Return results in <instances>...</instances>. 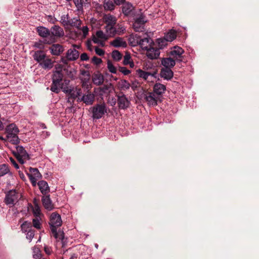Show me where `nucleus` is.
<instances>
[{
    "mask_svg": "<svg viewBox=\"0 0 259 259\" xmlns=\"http://www.w3.org/2000/svg\"><path fill=\"white\" fill-rule=\"evenodd\" d=\"M44 251L46 253V254L50 255L52 252V249L51 247H49L48 246H45L44 247Z\"/></svg>",
    "mask_w": 259,
    "mask_h": 259,
    "instance_id": "60",
    "label": "nucleus"
},
{
    "mask_svg": "<svg viewBox=\"0 0 259 259\" xmlns=\"http://www.w3.org/2000/svg\"><path fill=\"white\" fill-rule=\"evenodd\" d=\"M145 99L149 106H154L157 105V102L159 100V97L154 93L149 92L146 94Z\"/></svg>",
    "mask_w": 259,
    "mask_h": 259,
    "instance_id": "15",
    "label": "nucleus"
},
{
    "mask_svg": "<svg viewBox=\"0 0 259 259\" xmlns=\"http://www.w3.org/2000/svg\"><path fill=\"white\" fill-rule=\"evenodd\" d=\"M118 87L121 90H127L131 87L130 83L126 80L122 79L118 82Z\"/></svg>",
    "mask_w": 259,
    "mask_h": 259,
    "instance_id": "37",
    "label": "nucleus"
},
{
    "mask_svg": "<svg viewBox=\"0 0 259 259\" xmlns=\"http://www.w3.org/2000/svg\"><path fill=\"white\" fill-rule=\"evenodd\" d=\"M63 74L61 69L54 72L52 76V83L51 91L55 93H58L62 87Z\"/></svg>",
    "mask_w": 259,
    "mask_h": 259,
    "instance_id": "4",
    "label": "nucleus"
},
{
    "mask_svg": "<svg viewBox=\"0 0 259 259\" xmlns=\"http://www.w3.org/2000/svg\"><path fill=\"white\" fill-rule=\"evenodd\" d=\"M33 257L34 258L41 259L42 257L41 251L40 248L35 246L32 248Z\"/></svg>",
    "mask_w": 259,
    "mask_h": 259,
    "instance_id": "38",
    "label": "nucleus"
},
{
    "mask_svg": "<svg viewBox=\"0 0 259 259\" xmlns=\"http://www.w3.org/2000/svg\"><path fill=\"white\" fill-rule=\"evenodd\" d=\"M125 1V0H114V2L117 5H120L123 4Z\"/></svg>",
    "mask_w": 259,
    "mask_h": 259,
    "instance_id": "63",
    "label": "nucleus"
},
{
    "mask_svg": "<svg viewBox=\"0 0 259 259\" xmlns=\"http://www.w3.org/2000/svg\"><path fill=\"white\" fill-rule=\"evenodd\" d=\"M111 88L112 84L111 83L104 84L102 87L96 88L95 92L100 96H103L104 95L109 94Z\"/></svg>",
    "mask_w": 259,
    "mask_h": 259,
    "instance_id": "17",
    "label": "nucleus"
},
{
    "mask_svg": "<svg viewBox=\"0 0 259 259\" xmlns=\"http://www.w3.org/2000/svg\"><path fill=\"white\" fill-rule=\"evenodd\" d=\"M177 36L176 32L175 30H171L164 35V38L167 41L171 42L174 40Z\"/></svg>",
    "mask_w": 259,
    "mask_h": 259,
    "instance_id": "36",
    "label": "nucleus"
},
{
    "mask_svg": "<svg viewBox=\"0 0 259 259\" xmlns=\"http://www.w3.org/2000/svg\"><path fill=\"white\" fill-rule=\"evenodd\" d=\"M131 57L130 55H125L124 57L123 64L124 65H127L130 62Z\"/></svg>",
    "mask_w": 259,
    "mask_h": 259,
    "instance_id": "58",
    "label": "nucleus"
},
{
    "mask_svg": "<svg viewBox=\"0 0 259 259\" xmlns=\"http://www.w3.org/2000/svg\"><path fill=\"white\" fill-rule=\"evenodd\" d=\"M136 74L139 77L143 78L145 80H147L148 81H153L152 79H149V78L150 77V78H155L156 73L155 72L153 73L146 72L141 69H139L136 70Z\"/></svg>",
    "mask_w": 259,
    "mask_h": 259,
    "instance_id": "10",
    "label": "nucleus"
},
{
    "mask_svg": "<svg viewBox=\"0 0 259 259\" xmlns=\"http://www.w3.org/2000/svg\"><path fill=\"white\" fill-rule=\"evenodd\" d=\"M26 233V238L29 240V242H31L34 236V231L31 229L29 230Z\"/></svg>",
    "mask_w": 259,
    "mask_h": 259,
    "instance_id": "51",
    "label": "nucleus"
},
{
    "mask_svg": "<svg viewBox=\"0 0 259 259\" xmlns=\"http://www.w3.org/2000/svg\"><path fill=\"white\" fill-rule=\"evenodd\" d=\"M73 48L69 49L66 53V58L70 61L76 60L79 56V52L75 49L77 46L73 45Z\"/></svg>",
    "mask_w": 259,
    "mask_h": 259,
    "instance_id": "14",
    "label": "nucleus"
},
{
    "mask_svg": "<svg viewBox=\"0 0 259 259\" xmlns=\"http://www.w3.org/2000/svg\"><path fill=\"white\" fill-rule=\"evenodd\" d=\"M107 68L109 70V71L112 73H116V67L113 65L112 62L108 60L107 61Z\"/></svg>",
    "mask_w": 259,
    "mask_h": 259,
    "instance_id": "50",
    "label": "nucleus"
},
{
    "mask_svg": "<svg viewBox=\"0 0 259 259\" xmlns=\"http://www.w3.org/2000/svg\"><path fill=\"white\" fill-rule=\"evenodd\" d=\"M19 176L21 179H22L24 181L25 180V176L22 172H21V173L19 172Z\"/></svg>",
    "mask_w": 259,
    "mask_h": 259,
    "instance_id": "64",
    "label": "nucleus"
},
{
    "mask_svg": "<svg viewBox=\"0 0 259 259\" xmlns=\"http://www.w3.org/2000/svg\"><path fill=\"white\" fill-rule=\"evenodd\" d=\"M161 64L164 68H171L176 64V60L169 58H164L161 60Z\"/></svg>",
    "mask_w": 259,
    "mask_h": 259,
    "instance_id": "25",
    "label": "nucleus"
},
{
    "mask_svg": "<svg viewBox=\"0 0 259 259\" xmlns=\"http://www.w3.org/2000/svg\"><path fill=\"white\" fill-rule=\"evenodd\" d=\"M92 62L94 64L98 65L102 63V59L96 56H94L92 59Z\"/></svg>",
    "mask_w": 259,
    "mask_h": 259,
    "instance_id": "53",
    "label": "nucleus"
},
{
    "mask_svg": "<svg viewBox=\"0 0 259 259\" xmlns=\"http://www.w3.org/2000/svg\"><path fill=\"white\" fill-rule=\"evenodd\" d=\"M146 21L145 17L141 15L139 18H137L133 24V28L136 31L142 32L144 29V25Z\"/></svg>",
    "mask_w": 259,
    "mask_h": 259,
    "instance_id": "11",
    "label": "nucleus"
},
{
    "mask_svg": "<svg viewBox=\"0 0 259 259\" xmlns=\"http://www.w3.org/2000/svg\"><path fill=\"white\" fill-rule=\"evenodd\" d=\"M111 55L113 60L116 61H119L122 58L121 54L117 50L113 51L112 52Z\"/></svg>",
    "mask_w": 259,
    "mask_h": 259,
    "instance_id": "47",
    "label": "nucleus"
},
{
    "mask_svg": "<svg viewBox=\"0 0 259 259\" xmlns=\"http://www.w3.org/2000/svg\"><path fill=\"white\" fill-rule=\"evenodd\" d=\"M70 19L68 14L63 15L61 17L60 22L64 26H68Z\"/></svg>",
    "mask_w": 259,
    "mask_h": 259,
    "instance_id": "45",
    "label": "nucleus"
},
{
    "mask_svg": "<svg viewBox=\"0 0 259 259\" xmlns=\"http://www.w3.org/2000/svg\"><path fill=\"white\" fill-rule=\"evenodd\" d=\"M49 50L52 55L59 56L64 51V47L60 44H53L50 48Z\"/></svg>",
    "mask_w": 259,
    "mask_h": 259,
    "instance_id": "19",
    "label": "nucleus"
},
{
    "mask_svg": "<svg viewBox=\"0 0 259 259\" xmlns=\"http://www.w3.org/2000/svg\"><path fill=\"white\" fill-rule=\"evenodd\" d=\"M160 50L154 44L153 45L146 51L145 55L150 60L157 59L160 56Z\"/></svg>",
    "mask_w": 259,
    "mask_h": 259,
    "instance_id": "8",
    "label": "nucleus"
},
{
    "mask_svg": "<svg viewBox=\"0 0 259 259\" xmlns=\"http://www.w3.org/2000/svg\"><path fill=\"white\" fill-rule=\"evenodd\" d=\"M117 103L119 108L125 109L127 108L130 104V101L122 93L117 95Z\"/></svg>",
    "mask_w": 259,
    "mask_h": 259,
    "instance_id": "9",
    "label": "nucleus"
},
{
    "mask_svg": "<svg viewBox=\"0 0 259 259\" xmlns=\"http://www.w3.org/2000/svg\"><path fill=\"white\" fill-rule=\"evenodd\" d=\"M103 20L106 26L105 27L106 33L109 36H114L115 32L114 27L117 22L116 18L110 14H105L103 16Z\"/></svg>",
    "mask_w": 259,
    "mask_h": 259,
    "instance_id": "3",
    "label": "nucleus"
},
{
    "mask_svg": "<svg viewBox=\"0 0 259 259\" xmlns=\"http://www.w3.org/2000/svg\"><path fill=\"white\" fill-rule=\"evenodd\" d=\"M81 31L82 36L84 38L86 37L89 33V28L87 26H83L82 27H80V29H78Z\"/></svg>",
    "mask_w": 259,
    "mask_h": 259,
    "instance_id": "52",
    "label": "nucleus"
},
{
    "mask_svg": "<svg viewBox=\"0 0 259 259\" xmlns=\"http://www.w3.org/2000/svg\"><path fill=\"white\" fill-rule=\"evenodd\" d=\"M168 41L164 37L163 38H159L157 39V43L158 44V49H161L165 46H167Z\"/></svg>",
    "mask_w": 259,
    "mask_h": 259,
    "instance_id": "48",
    "label": "nucleus"
},
{
    "mask_svg": "<svg viewBox=\"0 0 259 259\" xmlns=\"http://www.w3.org/2000/svg\"><path fill=\"white\" fill-rule=\"evenodd\" d=\"M10 160L11 163L13 165V166L16 169H18L19 168V166L18 163L16 162V160L13 158L10 157Z\"/></svg>",
    "mask_w": 259,
    "mask_h": 259,
    "instance_id": "59",
    "label": "nucleus"
},
{
    "mask_svg": "<svg viewBox=\"0 0 259 259\" xmlns=\"http://www.w3.org/2000/svg\"><path fill=\"white\" fill-rule=\"evenodd\" d=\"M154 42L153 40L150 37H146L143 39L141 38L139 46L144 51L149 49L152 45H153Z\"/></svg>",
    "mask_w": 259,
    "mask_h": 259,
    "instance_id": "18",
    "label": "nucleus"
},
{
    "mask_svg": "<svg viewBox=\"0 0 259 259\" xmlns=\"http://www.w3.org/2000/svg\"><path fill=\"white\" fill-rule=\"evenodd\" d=\"M29 173H27L32 185L34 187L37 184V181L41 178L42 176L39 172L38 169L36 168L30 167Z\"/></svg>",
    "mask_w": 259,
    "mask_h": 259,
    "instance_id": "6",
    "label": "nucleus"
},
{
    "mask_svg": "<svg viewBox=\"0 0 259 259\" xmlns=\"http://www.w3.org/2000/svg\"><path fill=\"white\" fill-rule=\"evenodd\" d=\"M110 45L115 48H125L127 46L126 41L121 37L116 38L110 42Z\"/></svg>",
    "mask_w": 259,
    "mask_h": 259,
    "instance_id": "26",
    "label": "nucleus"
},
{
    "mask_svg": "<svg viewBox=\"0 0 259 259\" xmlns=\"http://www.w3.org/2000/svg\"><path fill=\"white\" fill-rule=\"evenodd\" d=\"M93 81L95 84L99 85L104 82V77L101 74H95L93 78Z\"/></svg>",
    "mask_w": 259,
    "mask_h": 259,
    "instance_id": "35",
    "label": "nucleus"
},
{
    "mask_svg": "<svg viewBox=\"0 0 259 259\" xmlns=\"http://www.w3.org/2000/svg\"><path fill=\"white\" fill-rule=\"evenodd\" d=\"M10 171V169L8 165L3 164L0 165V176H3Z\"/></svg>",
    "mask_w": 259,
    "mask_h": 259,
    "instance_id": "42",
    "label": "nucleus"
},
{
    "mask_svg": "<svg viewBox=\"0 0 259 259\" xmlns=\"http://www.w3.org/2000/svg\"><path fill=\"white\" fill-rule=\"evenodd\" d=\"M16 156L20 163H21V164H23L24 163V160L25 159L23 158V157L21 156L20 155H16Z\"/></svg>",
    "mask_w": 259,
    "mask_h": 259,
    "instance_id": "61",
    "label": "nucleus"
},
{
    "mask_svg": "<svg viewBox=\"0 0 259 259\" xmlns=\"http://www.w3.org/2000/svg\"><path fill=\"white\" fill-rule=\"evenodd\" d=\"M110 37L108 34H105L102 31L99 30L96 32V36L93 37L92 40L95 44L103 45V41L107 40Z\"/></svg>",
    "mask_w": 259,
    "mask_h": 259,
    "instance_id": "13",
    "label": "nucleus"
},
{
    "mask_svg": "<svg viewBox=\"0 0 259 259\" xmlns=\"http://www.w3.org/2000/svg\"><path fill=\"white\" fill-rule=\"evenodd\" d=\"M115 32H114V36L116 34L121 35L125 31V28L120 25H117L114 27Z\"/></svg>",
    "mask_w": 259,
    "mask_h": 259,
    "instance_id": "43",
    "label": "nucleus"
},
{
    "mask_svg": "<svg viewBox=\"0 0 259 259\" xmlns=\"http://www.w3.org/2000/svg\"><path fill=\"white\" fill-rule=\"evenodd\" d=\"M40 221L41 219L40 217H35V219L32 220L33 226L37 229H40L41 227Z\"/></svg>",
    "mask_w": 259,
    "mask_h": 259,
    "instance_id": "46",
    "label": "nucleus"
},
{
    "mask_svg": "<svg viewBox=\"0 0 259 259\" xmlns=\"http://www.w3.org/2000/svg\"><path fill=\"white\" fill-rule=\"evenodd\" d=\"M83 2V0H73L74 4L77 11L82 10Z\"/></svg>",
    "mask_w": 259,
    "mask_h": 259,
    "instance_id": "49",
    "label": "nucleus"
},
{
    "mask_svg": "<svg viewBox=\"0 0 259 259\" xmlns=\"http://www.w3.org/2000/svg\"><path fill=\"white\" fill-rule=\"evenodd\" d=\"M47 20L52 24H55L57 21L56 18L52 15L47 16Z\"/></svg>",
    "mask_w": 259,
    "mask_h": 259,
    "instance_id": "54",
    "label": "nucleus"
},
{
    "mask_svg": "<svg viewBox=\"0 0 259 259\" xmlns=\"http://www.w3.org/2000/svg\"><path fill=\"white\" fill-rule=\"evenodd\" d=\"M114 4L112 1L105 0L104 4V7L105 10L111 11L114 10Z\"/></svg>",
    "mask_w": 259,
    "mask_h": 259,
    "instance_id": "41",
    "label": "nucleus"
},
{
    "mask_svg": "<svg viewBox=\"0 0 259 259\" xmlns=\"http://www.w3.org/2000/svg\"><path fill=\"white\" fill-rule=\"evenodd\" d=\"M95 50L96 53L99 56H103L105 54L104 51L103 49H100L98 47H96Z\"/></svg>",
    "mask_w": 259,
    "mask_h": 259,
    "instance_id": "55",
    "label": "nucleus"
},
{
    "mask_svg": "<svg viewBox=\"0 0 259 259\" xmlns=\"http://www.w3.org/2000/svg\"><path fill=\"white\" fill-rule=\"evenodd\" d=\"M39 65L44 69H51L53 67V62L51 59H45Z\"/></svg>",
    "mask_w": 259,
    "mask_h": 259,
    "instance_id": "32",
    "label": "nucleus"
},
{
    "mask_svg": "<svg viewBox=\"0 0 259 259\" xmlns=\"http://www.w3.org/2000/svg\"><path fill=\"white\" fill-rule=\"evenodd\" d=\"M133 9V6L131 4L126 3L122 7V12L125 15H128L132 11Z\"/></svg>",
    "mask_w": 259,
    "mask_h": 259,
    "instance_id": "39",
    "label": "nucleus"
},
{
    "mask_svg": "<svg viewBox=\"0 0 259 259\" xmlns=\"http://www.w3.org/2000/svg\"><path fill=\"white\" fill-rule=\"evenodd\" d=\"M19 130L16 125L11 123L6 126L5 133L7 136V140L13 144H18L20 141L18 136Z\"/></svg>",
    "mask_w": 259,
    "mask_h": 259,
    "instance_id": "2",
    "label": "nucleus"
},
{
    "mask_svg": "<svg viewBox=\"0 0 259 259\" xmlns=\"http://www.w3.org/2000/svg\"><path fill=\"white\" fill-rule=\"evenodd\" d=\"M49 224L52 235L57 240H61L62 247H64L66 244V240H64V234L63 232H57V228L60 227L62 224L61 215L56 212L52 213L50 217Z\"/></svg>",
    "mask_w": 259,
    "mask_h": 259,
    "instance_id": "1",
    "label": "nucleus"
},
{
    "mask_svg": "<svg viewBox=\"0 0 259 259\" xmlns=\"http://www.w3.org/2000/svg\"><path fill=\"white\" fill-rule=\"evenodd\" d=\"M33 57L34 59L40 64L46 59V55L42 51H37L35 52Z\"/></svg>",
    "mask_w": 259,
    "mask_h": 259,
    "instance_id": "27",
    "label": "nucleus"
},
{
    "mask_svg": "<svg viewBox=\"0 0 259 259\" xmlns=\"http://www.w3.org/2000/svg\"><path fill=\"white\" fill-rule=\"evenodd\" d=\"M19 193L15 190L9 191L6 195L5 202L7 205H14L19 199Z\"/></svg>",
    "mask_w": 259,
    "mask_h": 259,
    "instance_id": "5",
    "label": "nucleus"
},
{
    "mask_svg": "<svg viewBox=\"0 0 259 259\" xmlns=\"http://www.w3.org/2000/svg\"><path fill=\"white\" fill-rule=\"evenodd\" d=\"M119 71L124 75H128L131 72L128 69L124 67H120Z\"/></svg>",
    "mask_w": 259,
    "mask_h": 259,
    "instance_id": "57",
    "label": "nucleus"
},
{
    "mask_svg": "<svg viewBox=\"0 0 259 259\" xmlns=\"http://www.w3.org/2000/svg\"><path fill=\"white\" fill-rule=\"evenodd\" d=\"M107 112V109L104 104H97L93 108V118L98 119L101 118Z\"/></svg>",
    "mask_w": 259,
    "mask_h": 259,
    "instance_id": "7",
    "label": "nucleus"
},
{
    "mask_svg": "<svg viewBox=\"0 0 259 259\" xmlns=\"http://www.w3.org/2000/svg\"><path fill=\"white\" fill-rule=\"evenodd\" d=\"M166 87L164 85L160 83H156L153 87L154 92L153 93H154L157 96L159 97V95L164 93Z\"/></svg>",
    "mask_w": 259,
    "mask_h": 259,
    "instance_id": "24",
    "label": "nucleus"
},
{
    "mask_svg": "<svg viewBox=\"0 0 259 259\" xmlns=\"http://www.w3.org/2000/svg\"><path fill=\"white\" fill-rule=\"evenodd\" d=\"M81 74L85 76L84 78H81L82 86L83 88L89 90L90 88V84H89V80L90 79V75L88 71L83 70L81 72Z\"/></svg>",
    "mask_w": 259,
    "mask_h": 259,
    "instance_id": "23",
    "label": "nucleus"
},
{
    "mask_svg": "<svg viewBox=\"0 0 259 259\" xmlns=\"http://www.w3.org/2000/svg\"><path fill=\"white\" fill-rule=\"evenodd\" d=\"M41 201L44 207L49 210L53 209V204L50 198V195H44L41 198Z\"/></svg>",
    "mask_w": 259,
    "mask_h": 259,
    "instance_id": "21",
    "label": "nucleus"
},
{
    "mask_svg": "<svg viewBox=\"0 0 259 259\" xmlns=\"http://www.w3.org/2000/svg\"><path fill=\"white\" fill-rule=\"evenodd\" d=\"M69 94L73 99H75L81 96L82 92L81 89L76 88L70 90Z\"/></svg>",
    "mask_w": 259,
    "mask_h": 259,
    "instance_id": "34",
    "label": "nucleus"
},
{
    "mask_svg": "<svg viewBox=\"0 0 259 259\" xmlns=\"http://www.w3.org/2000/svg\"><path fill=\"white\" fill-rule=\"evenodd\" d=\"M21 230L23 232L26 233L29 230L32 229V224L30 222L25 221L21 225Z\"/></svg>",
    "mask_w": 259,
    "mask_h": 259,
    "instance_id": "40",
    "label": "nucleus"
},
{
    "mask_svg": "<svg viewBox=\"0 0 259 259\" xmlns=\"http://www.w3.org/2000/svg\"><path fill=\"white\" fill-rule=\"evenodd\" d=\"M36 185H38L39 189L43 195L49 194L50 192V187L46 181L44 180L40 181L37 183Z\"/></svg>",
    "mask_w": 259,
    "mask_h": 259,
    "instance_id": "20",
    "label": "nucleus"
},
{
    "mask_svg": "<svg viewBox=\"0 0 259 259\" xmlns=\"http://www.w3.org/2000/svg\"><path fill=\"white\" fill-rule=\"evenodd\" d=\"M68 61H69L66 58V56L65 57H62L61 59V62L64 64H67Z\"/></svg>",
    "mask_w": 259,
    "mask_h": 259,
    "instance_id": "62",
    "label": "nucleus"
},
{
    "mask_svg": "<svg viewBox=\"0 0 259 259\" xmlns=\"http://www.w3.org/2000/svg\"><path fill=\"white\" fill-rule=\"evenodd\" d=\"M82 24V21L78 18H73L71 19L69 22V26L74 27L77 29H80Z\"/></svg>",
    "mask_w": 259,
    "mask_h": 259,
    "instance_id": "33",
    "label": "nucleus"
},
{
    "mask_svg": "<svg viewBox=\"0 0 259 259\" xmlns=\"http://www.w3.org/2000/svg\"><path fill=\"white\" fill-rule=\"evenodd\" d=\"M174 75V73L171 68H162L160 71V76L162 78L166 80L170 79Z\"/></svg>",
    "mask_w": 259,
    "mask_h": 259,
    "instance_id": "22",
    "label": "nucleus"
},
{
    "mask_svg": "<svg viewBox=\"0 0 259 259\" xmlns=\"http://www.w3.org/2000/svg\"><path fill=\"white\" fill-rule=\"evenodd\" d=\"M184 53V50L178 46H175L170 52V55L175 59V60L178 62H182L183 59V54Z\"/></svg>",
    "mask_w": 259,
    "mask_h": 259,
    "instance_id": "12",
    "label": "nucleus"
},
{
    "mask_svg": "<svg viewBox=\"0 0 259 259\" xmlns=\"http://www.w3.org/2000/svg\"><path fill=\"white\" fill-rule=\"evenodd\" d=\"M15 155H20L23 157L24 159H29V156L25 149L21 146H16V152L15 153Z\"/></svg>",
    "mask_w": 259,
    "mask_h": 259,
    "instance_id": "29",
    "label": "nucleus"
},
{
    "mask_svg": "<svg viewBox=\"0 0 259 259\" xmlns=\"http://www.w3.org/2000/svg\"><path fill=\"white\" fill-rule=\"evenodd\" d=\"M36 30L39 35L42 37H47L50 35V30L44 26H38Z\"/></svg>",
    "mask_w": 259,
    "mask_h": 259,
    "instance_id": "30",
    "label": "nucleus"
},
{
    "mask_svg": "<svg viewBox=\"0 0 259 259\" xmlns=\"http://www.w3.org/2000/svg\"><path fill=\"white\" fill-rule=\"evenodd\" d=\"M80 59L82 61H88L89 57L87 53H83L80 55Z\"/></svg>",
    "mask_w": 259,
    "mask_h": 259,
    "instance_id": "56",
    "label": "nucleus"
},
{
    "mask_svg": "<svg viewBox=\"0 0 259 259\" xmlns=\"http://www.w3.org/2000/svg\"><path fill=\"white\" fill-rule=\"evenodd\" d=\"M95 99L93 94L89 93L82 96L81 100L87 105H91L93 104Z\"/></svg>",
    "mask_w": 259,
    "mask_h": 259,
    "instance_id": "31",
    "label": "nucleus"
},
{
    "mask_svg": "<svg viewBox=\"0 0 259 259\" xmlns=\"http://www.w3.org/2000/svg\"><path fill=\"white\" fill-rule=\"evenodd\" d=\"M50 34L52 37L60 38L64 36V32L62 28L58 25H54L51 28Z\"/></svg>",
    "mask_w": 259,
    "mask_h": 259,
    "instance_id": "16",
    "label": "nucleus"
},
{
    "mask_svg": "<svg viewBox=\"0 0 259 259\" xmlns=\"http://www.w3.org/2000/svg\"><path fill=\"white\" fill-rule=\"evenodd\" d=\"M32 212L35 217H40L41 214L40 208L38 204L34 203L32 207Z\"/></svg>",
    "mask_w": 259,
    "mask_h": 259,
    "instance_id": "44",
    "label": "nucleus"
},
{
    "mask_svg": "<svg viewBox=\"0 0 259 259\" xmlns=\"http://www.w3.org/2000/svg\"><path fill=\"white\" fill-rule=\"evenodd\" d=\"M141 37L137 34H132L130 35L128 38L129 44L133 47L137 46L139 45Z\"/></svg>",
    "mask_w": 259,
    "mask_h": 259,
    "instance_id": "28",
    "label": "nucleus"
}]
</instances>
